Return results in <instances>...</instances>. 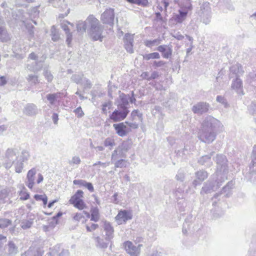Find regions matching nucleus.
Wrapping results in <instances>:
<instances>
[{
	"label": "nucleus",
	"mask_w": 256,
	"mask_h": 256,
	"mask_svg": "<svg viewBox=\"0 0 256 256\" xmlns=\"http://www.w3.org/2000/svg\"><path fill=\"white\" fill-rule=\"evenodd\" d=\"M86 22L90 26L88 33L91 38L94 40L102 41L103 28L99 20L93 15H90L86 18Z\"/></svg>",
	"instance_id": "obj_1"
},
{
	"label": "nucleus",
	"mask_w": 256,
	"mask_h": 256,
	"mask_svg": "<svg viewBox=\"0 0 256 256\" xmlns=\"http://www.w3.org/2000/svg\"><path fill=\"white\" fill-rule=\"evenodd\" d=\"M20 156V150L18 148H8L4 157L3 166L7 170L10 169Z\"/></svg>",
	"instance_id": "obj_2"
},
{
	"label": "nucleus",
	"mask_w": 256,
	"mask_h": 256,
	"mask_svg": "<svg viewBox=\"0 0 256 256\" xmlns=\"http://www.w3.org/2000/svg\"><path fill=\"white\" fill-rule=\"evenodd\" d=\"M222 127L220 122L211 116H208L203 120L200 129L214 130Z\"/></svg>",
	"instance_id": "obj_3"
},
{
	"label": "nucleus",
	"mask_w": 256,
	"mask_h": 256,
	"mask_svg": "<svg viewBox=\"0 0 256 256\" xmlns=\"http://www.w3.org/2000/svg\"><path fill=\"white\" fill-rule=\"evenodd\" d=\"M84 192L81 190H78L76 193L71 197L70 202L80 210H82L86 208V204L82 200Z\"/></svg>",
	"instance_id": "obj_4"
},
{
	"label": "nucleus",
	"mask_w": 256,
	"mask_h": 256,
	"mask_svg": "<svg viewBox=\"0 0 256 256\" xmlns=\"http://www.w3.org/2000/svg\"><path fill=\"white\" fill-rule=\"evenodd\" d=\"M123 245L126 251L130 256H140L142 244H138V246H135L132 242L128 240L125 242Z\"/></svg>",
	"instance_id": "obj_5"
},
{
	"label": "nucleus",
	"mask_w": 256,
	"mask_h": 256,
	"mask_svg": "<svg viewBox=\"0 0 256 256\" xmlns=\"http://www.w3.org/2000/svg\"><path fill=\"white\" fill-rule=\"evenodd\" d=\"M216 162L217 164L216 174L224 175L227 171V160L224 156L218 154L216 158Z\"/></svg>",
	"instance_id": "obj_6"
},
{
	"label": "nucleus",
	"mask_w": 256,
	"mask_h": 256,
	"mask_svg": "<svg viewBox=\"0 0 256 256\" xmlns=\"http://www.w3.org/2000/svg\"><path fill=\"white\" fill-rule=\"evenodd\" d=\"M130 148V144L128 142H124L120 146L116 148L112 154V160L113 161L119 158L125 157L124 152H126Z\"/></svg>",
	"instance_id": "obj_7"
},
{
	"label": "nucleus",
	"mask_w": 256,
	"mask_h": 256,
	"mask_svg": "<svg viewBox=\"0 0 256 256\" xmlns=\"http://www.w3.org/2000/svg\"><path fill=\"white\" fill-rule=\"evenodd\" d=\"M198 137L201 141L210 144L216 138V134L214 130L200 129L198 132Z\"/></svg>",
	"instance_id": "obj_8"
},
{
	"label": "nucleus",
	"mask_w": 256,
	"mask_h": 256,
	"mask_svg": "<svg viewBox=\"0 0 256 256\" xmlns=\"http://www.w3.org/2000/svg\"><path fill=\"white\" fill-rule=\"evenodd\" d=\"M30 157L28 152L23 150L21 152L20 157L14 162L13 164L16 173H20L24 168V162H26Z\"/></svg>",
	"instance_id": "obj_9"
},
{
	"label": "nucleus",
	"mask_w": 256,
	"mask_h": 256,
	"mask_svg": "<svg viewBox=\"0 0 256 256\" xmlns=\"http://www.w3.org/2000/svg\"><path fill=\"white\" fill-rule=\"evenodd\" d=\"M129 110L127 108H122L118 106L110 115V118L114 122H120L124 120L127 116Z\"/></svg>",
	"instance_id": "obj_10"
},
{
	"label": "nucleus",
	"mask_w": 256,
	"mask_h": 256,
	"mask_svg": "<svg viewBox=\"0 0 256 256\" xmlns=\"http://www.w3.org/2000/svg\"><path fill=\"white\" fill-rule=\"evenodd\" d=\"M114 18V9L107 8L101 15L100 20L104 24L112 26Z\"/></svg>",
	"instance_id": "obj_11"
},
{
	"label": "nucleus",
	"mask_w": 256,
	"mask_h": 256,
	"mask_svg": "<svg viewBox=\"0 0 256 256\" xmlns=\"http://www.w3.org/2000/svg\"><path fill=\"white\" fill-rule=\"evenodd\" d=\"M250 174L251 175L250 180L256 182V146L253 148L252 154V162L250 164Z\"/></svg>",
	"instance_id": "obj_12"
},
{
	"label": "nucleus",
	"mask_w": 256,
	"mask_h": 256,
	"mask_svg": "<svg viewBox=\"0 0 256 256\" xmlns=\"http://www.w3.org/2000/svg\"><path fill=\"white\" fill-rule=\"evenodd\" d=\"M132 216V215L130 212L126 210H120L115 217V220L116 223L120 225L125 224L128 220H131Z\"/></svg>",
	"instance_id": "obj_13"
},
{
	"label": "nucleus",
	"mask_w": 256,
	"mask_h": 256,
	"mask_svg": "<svg viewBox=\"0 0 256 256\" xmlns=\"http://www.w3.org/2000/svg\"><path fill=\"white\" fill-rule=\"evenodd\" d=\"M210 105L206 102H200L194 105L192 108V110L194 113L202 114L206 112L209 109Z\"/></svg>",
	"instance_id": "obj_14"
},
{
	"label": "nucleus",
	"mask_w": 256,
	"mask_h": 256,
	"mask_svg": "<svg viewBox=\"0 0 256 256\" xmlns=\"http://www.w3.org/2000/svg\"><path fill=\"white\" fill-rule=\"evenodd\" d=\"M134 34H126L123 38L124 46L126 51L132 54L134 52L133 43Z\"/></svg>",
	"instance_id": "obj_15"
},
{
	"label": "nucleus",
	"mask_w": 256,
	"mask_h": 256,
	"mask_svg": "<svg viewBox=\"0 0 256 256\" xmlns=\"http://www.w3.org/2000/svg\"><path fill=\"white\" fill-rule=\"evenodd\" d=\"M36 173V170L35 168H32L29 170L26 175V186L30 190H32L35 180V176Z\"/></svg>",
	"instance_id": "obj_16"
},
{
	"label": "nucleus",
	"mask_w": 256,
	"mask_h": 256,
	"mask_svg": "<svg viewBox=\"0 0 256 256\" xmlns=\"http://www.w3.org/2000/svg\"><path fill=\"white\" fill-rule=\"evenodd\" d=\"M103 228L106 233L105 240H110L114 238V228L110 222L104 221V222Z\"/></svg>",
	"instance_id": "obj_17"
},
{
	"label": "nucleus",
	"mask_w": 256,
	"mask_h": 256,
	"mask_svg": "<svg viewBox=\"0 0 256 256\" xmlns=\"http://www.w3.org/2000/svg\"><path fill=\"white\" fill-rule=\"evenodd\" d=\"M156 50L162 53L164 58H168L172 56V45H161L158 46Z\"/></svg>",
	"instance_id": "obj_18"
},
{
	"label": "nucleus",
	"mask_w": 256,
	"mask_h": 256,
	"mask_svg": "<svg viewBox=\"0 0 256 256\" xmlns=\"http://www.w3.org/2000/svg\"><path fill=\"white\" fill-rule=\"evenodd\" d=\"M113 127L115 129L116 133L120 136H124L128 134L127 126L124 122L114 124Z\"/></svg>",
	"instance_id": "obj_19"
},
{
	"label": "nucleus",
	"mask_w": 256,
	"mask_h": 256,
	"mask_svg": "<svg viewBox=\"0 0 256 256\" xmlns=\"http://www.w3.org/2000/svg\"><path fill=\"white\" fill-rule=\"evenodd\" d=\"M130 99V95H126L123 93L120 94L119 98L117 100L118 106L120 108H128V104Z\"/></svg>",
	"instance_id": "obj_20"
},
{
	"label": "nucleus",
	"mask_w": 256,
	"mask_h": 256,
	"mask_svg": "<svg viewBox=\"0 0 256 256\" xmlns=\"http://www.w3.org/2000/svg\"><path fill=\"white\" fill-rule=\"evenodd\" d=\"M196 178L193 182V184L196 186L200 184L208 177V173L206 171L199 170L196 173Z\"/></svg>",
	"instance_id": "obj_21"
},
{
	"label": "nucleus",
	"mask_w": 256,
	"mask_h": 256,
	"mask_svg": "<svg viewBox=\"0 0 256 256\" xmlns=\"http://www.w3.org/2000/svg\"><path fill=\"white\" fill-rule=\"evenodd\" d=\"M232 88L235 90L238 94L242 95L244 94L242 89V80L239 78H237L235 80L232 82Z\"/></svg>",
	"instance_id": "obj_22"
},
{
	"label": "nucleus",
	"mask_w": 256,
	"mask_h": 256,
	"mask_svg": "<svg viewBox=\"0 0 256 256\" xmlns=\"http://www.w3.org/2000/svg\"><path fill=\"white\" fill-rule=\"evenodd\" d=\"M61 25H62V28L65 31L66 34L67 36V38H66V41L68 43V44L70 45V44L71 42L72 39V34H70V28H69L68 25H70L72 27L73 24L70 23L66 21V22H64Z\"/></svg>",
	"instance_id": "obj_23"
},
{
	"label": "nucleus",
	"mask_w": 256,
	"mask_h": 256,
	"mask_svg": "<svg viewBox=\"0 0 256 256\" xmlns=\"http://www.w3.org/2000/svg\"><path fill=\"white\" fill-rule=\"evenodd\" d=\"M24 113L27 116H34L38 113L36 106L34 104H28L24 107Z\"/></svg>",
	"instance_id": "obj_24"
},
{
	"label": "nucleus",
	"mask_w": 256,
	"mask_h": 256,
	"mask_svg": "<svg viewBox=\"0 0 256 256\" xmlns=\"http://www.w3.org/2000/svg\"><path fill=\"white\" fill-rule=\"evenodd\" d=\"M43 252L41 250H36L34 248H30L24 253L22 254V256H42Z\"/></svg>",
	"instance_id": "obj_25"
},
{
	"label": "nucleus",
	"mask_w": 256,
	"mask_h": 256,
	"mask_svg": "<svg viewBox=\"0 0 256 256\" xmlns=\"http://www.w3.org/2000/svg\"><path fill=\"white\" fill-rule=\"evenodd\" d=\"M188 11L179 10L178 14H176L174 16V19L176 22L182 23L186 19Z\"/></svg>",
	"instance_id": "obj_26"
},
{
	"label": "nucleus",
	"mask_w": 256,
	"mask_h": 256,
	"mask_svg": "<svg viewBox=\"0 0 256 256\" xmlns=\"http://www.w3.org/2000/svg\"><path fill=\"white\" fill-rule=\"evenodd\" d=\"M212 155L213 152H212L210 154L205 155L202 156L198 160V162L202 165L210 166L212 164V162L211 161V156Z\"/></svg>",
	"instance_id": "obj_27"
},
{
	"label": "nucleus",
	"mask_w": 256,
	"mask_h": 256,
	"mask_svg": "<svg viewBox=\"0 0 256 256\" xmlns=\"http://www.w3.org/2000/svg\"><path fill=\"white\" fill-rule=\"evenodd\" d=\"M87 28H90L88 23L86 22V20L85 21L80 20L76 24V28L78 32L83 33L86 32Z\"/></svg>",
	"instance_id": "obj_28"
},
{
	"label": "nucleus",
	"mask_w": 256,
	"mask_h": 256,
	"mask_svg": "<svg viewBox=\"0 0 256 256\" xmlns=\"http://www.w3.org/2000/svg\"><path fill=\"white\" fill-rule=\"evenodd\" d=\"M10 38L7 31L3 26L0 25V42H7Z\"/></svg>",
	"instance_id": "obj_29"
},
{
	"label": "nucleus",
	"mask_w": 256,
	"mask_h": 256,
	"mask_svg": "<svg viewBox=\"0 0 256 256\" xmlns=\"http://www.w3.org/2000/svg\"><path fill=\"white\" fill-rule=\"evenodd\" d=\"M130 120L132 121H142V114L137 110H133L130 114Z\"/></svg>",
	"instance_id": "obj_30"
},
{
	"label": "nucleus",
	"mask_w": 256,
	"mask_h": 256,
	"mask_svg": "<svg viewBox=\"0 0 256 256\" xmlns=\"http://www.w3.org/2000/svg\"><path fill=\"white\" fill-rule=\"evenodd\" d=\"M91 219L92 221L98 222L100 219L99 210L96 207H93L91 208Z\"/></svg>",
	"instance_id": "obj_31"
},
{
	"label": "nucleus",
	"mask_w": 256,
	"mask_h": 256,
	"mask_svg": "<svg viewBox=\"0 0 256 256\" xmlns=\"http://www.w3.org/2000/svg\"><path fill=\"white\" fill-rule=\"evenodd\" d=\"M218 187V186L217 185L216 186H212L210 183H206L202 188L201 193H210L212 191H214L217 189Z\"/></svg>",
	"instance_id": "obj_32"
},
{
	"label": "nucleus",
	"mask_w": 256,
	"mask_h": 256,
	"mask_svg": "<svg viewBox=\"0 0 256 256\" xmlns=\"http://www.w3.org/2000/svg\"><path fill=\"white\" fill-rule=\"evenodd\" d=\"M97 247L102 248H106L108 246V243L104 241V239L98 236L94 238Z\"/></svg>",
	"instance_id": "obj_33"
},
{
	"label": "nucleus",
	"mask_w": 256,
	"mask_h": 256,
	"mask_svg": "<svg viewBox=\"0 0 256 256\" xmlns=\"http://www.w3.org/2000/svg\"><path fill=\"white\" fill-rule=\"evenodd\" d=\"M230 70L232 72L235 73L238 76L242 74L244 72L242 70V66L238 64L232 66Z\"/></svg>",
	"instance_id": "obj_34"
},
{
	"label": "nucleus",
	"mask_w": 256,
	"mask_h": 256,
	"mask_svg": "<svg viewBox=\"0 0 256 256\" xmlns=\"http://www.w3.org/2000/svg\"><path fill=\"white\" fill-rule=\"evenodd\" d=\"M18 252V248L12 242H10L8 244V254L10 256H14Z\"/></svg>",
	"instance_id": "obj_35"
},
{
	"label": "nucleus",
	"mask_w": 256,
	"mask_h": 256,
	"mask_svg": "<svg viewBox=\"0 0 256 256\" xmlns=\"http://www.w3.org/2000/svg\"><path fill=\"white\" fill-rule=\"evenodd\" d=\"M130 3L136 4L142 7H146L148 5V0H126Z\"/></svg>",
	"instance_id": "obj_36"
},
{
	"label": "nucleus",
	"mask_w": 256,
	"mask_h": 256,
	"mask_svg": "<svg viewBox=\"0 0 256 256\" xmlns=\"http://www.w3.org/2000/svg\"><path fill=\"white\" fill-rule=\"evenodd\" d=\"M161 42V40L160 38H156L154 40H146L144 41V44L148 48H152L154 46H158Z\"/></svg>",
	"instance_id": "obj_37"
},
{
	"label": "nucleus",
	"mask_w": 256,
	"mask_h": 256,
	"mask_svg": "<svg viewBox=\"0 0 256 256\" xmlns=\"http://www.w3.org/2000/svg\"><path fill=\"white\" fill-rule=\"evenodd\" d=\"M104 144L106 147L109 146L110 149L112 150V148L115 146L114 139L112 137L107 138L104 140Z\"/></svg>",
	"instance_id": "obj_38"
},
{
	"label": "nucleus",
	"mask_w": 256,
	"mask_h": 256,
	"mask_svg": "<svg viewBox=\"0 0 256 256\" xmlns=\"http://www.w3.org/2000/svg\"><path fill=\"white\" fill-rule=\"evenodd\" d=\"M256 80V73H250L247 76L246 82L248 83L249 84H252V86H254L255 87V90L256 91V86L254 84V82Z\"/></svg>",
	"instance_id": "obj_39"
},
{
	"label": "nucleus",
	"mask_w": 256,
	"mask_h": 256,
	"mask_svg": "<svg viewBox=\"0 0 256 256\" xmlns=\"http://www.w3.org/2000/svg\"><path fill=\"white\" fill-rule=\"evenodd\" d=\"M12 221L6 218H0V228L3 229L7 228L12 224Z\"/></svg>",
	"instance_id": "obj_40"
},
{
	"label": "nucleus",
	"mask_w": 256,
	"mask_h": 256,
	"mask_svg": "<svg viewBox=\"0 0 256 256\" xmlns=\"http://www.w3.org/2000/svg\"><path fill=\"white\" fill-rule=\"evenodd\" d=\"M160 58V54L157 52H154L144 56V58L146 60H150V59H158Z\"/></svg>",
	"instance_id": "obj_41"
},
{
	"label": "nucleus",
	"mask_w": 256,
	"mask_h": 256,
	"mask_svg": "<svg viewBox=\"0 0 256 256\" xmlns=\"http://www.w3.org/2000/svg\"><path fill=\"white\" fill-rule=\"evenodd\" d=\"M112 106V102L110 100H108L104 102L102 104V111L104 114H106L108 110H110Z\"/></svg>",
	"instance_id": "obj_42"
},
{
	"label": "nucleus",
	"mask_w": 256,
	"mask_h": 256,
	"mask_svg": "<svg viewBox=\"0 0 256 256\" xmlns=\"http://www.w3.org/2000/svg\"><path fill=\"white\" fill-rule=\"evenodd\" d=\"M33 224L32 220H22L20 223V226L23 229H27L31 227Z\"/></svg>",
	"instance_id": "obj_43"
},
{
	"label": "nucleus",
	"mask_w": 256,
	"mask_h": 256,
	"mask_svg": "<svg viewBox=\"0 0 256 256\" xmlns=\"http://www.w3.org/2000/svg\"><path fill=\"white\" fill-rule=\"evenodd\" d=\"M60 246H56L52 248H50V251L47 254V256H58Z\"/></svg>",
	"instance_id": "obj_44"
},
{
	"label": "nucleus",
	"mask_w": 256,
	"mask_h": 256,
	"mask_svg": "<svg viewBox=\"0 0 256 256\" xmlns=\"http://www.w3.org/2000/svg\"><path fill=\"white\" fill-rule=\"evenodd\" d=\"M60 96V94H53L47 95L46 98L51 104H53L57 98Z\"/></svg>",
	"instance_id": "obj_45"
},
{
	"label": "nucleus",
	"mask_w": 256,
	"mask_h": 256,
	"mask_svg": "<svg viewBox=\"0 0 256 256\" xmlns=\"http://www.w3.org/2000/svg\"><path fill=\"white\" fill-rule=\"evenodd\" d=\"M146 256H166V254L162 251L158 250H153Z\"/></svg>",
	"instance_id": "obj_46"
},
{
	"label": "nucleus",
	"mask_w": 256,
	"mask_h": 256,
	"mask_svg": "<svg viewBox=\"0 0 256 256\" xmlns=\"http://www.w3.org/2000/svg\"><path fill=\"white\" fill-rule=\"evenodd\" d=\"M20 200H26L29 198L30 194L26 192V188L24 187L23 190H22L19 193Z\"/></svg>",
	"instance_id": "obj_47"
},
{
	"label": "nucleus",
	"mask_w": 256,
	"mask_h": 256,
	"mask_svg": "<svg viewBox=\"0 0 256 256\" xmlns=\"http://www.w3.org/2000/svg\"><path fill=\"white\" fill-rule=\"evenodd\" d=\"M116 168H126L127 166V162L124 160L121 159L117 160L114 163Z\"/></svg>",
	"instance_id": "obj_48"
},
{
	"label": "nucleus",
	"mask_w": 256,
	"mask_h": 256,
	"mask_svg": "<svg viewBox=\"0 0 256 256\" xmlns=\"http://www.w3.org/2000/svg\"><path fill=\"white\" fill-rule=\"evenodd\" d=\"M81 162L80 158L78 156H74L72 160L68 162L70 165L74 166V164L78 165Z\"/></svg>",
	"instance_id": "obj_49"
},
{
	"label": "nucleus",
	"mask_w": 256,
	"mask_h": 256,
	"mask_svg": "<svg viewBox=\"0 0 256 256\" xmlns=\"http://www.w3.org/2000/svg\"><path fill=\"white\" fill-rule=\"evenodd\" d=\"M216 101L220 103H221L222 105L224 106L225 108H227L228 106V104L226 100V99L221 96H218L216 97Z\"/></svg>",
	"instance_id": "obj_50"
},
{
	"label": "nucleus",
	"mask_w": 256,
	"mask_h": 256,
	"mask_svg": "<svg viewBox=\"0 0 256 256\" xmlns=\"http://www.w3.org/2000/svg\"><path fill=\"white\" fill-rule=\"evenodd\" d=\"M74 219L75 220L80 222L82 221V222H85L86 220L82 214V213H76L75 215L74 216Z\"/></svg>",
	"instance_id": "obj_51"
},
{
	"label": "nucleus",
	"mask_w": 256,
	"mask_h": 256,
	"mask_svg": "<svg viewBox=\"0 0 256 256\" xmlns=\"http://www.w3.org/2000/svg\"><path fill=\"white\" fill-rule=\"evenodd\" d=\"M28 80L32 84H35L38 82V76L32 74L28 75Z\"/></svg>",
	"instance_id": "obj_52"
},
{
	"label": "nucleus",
	"mask_w": 256,
	"mask_h": 256,
	"mask_svg": "<svg viewBox=\"0 0 256 256\" xmlns=\"http://www.w3.org/2000/svg\"><path fill=\"white\" fill-rule=\"evenodd\" d=\"M83 78L82 76L80 74H74L72 77V80L77 84H80Z\"/></svg>",
	"instance_id": "obj_53"
},
{
	"label": "nucleus",
	"mask_w": 256,
	"mask_h": 256,
	"mask_svg": "<svg viewBox=\"0 0 256 256\" xmlns=\"http://www.w3.org/2000/svg\"><path fill=\"white\" fill-rule=\"evenodd\" d=\"M124 123L126 124L130 128L133 129H136L138 127V124L136 122L129 120L126 121Z\"/></svg>",
	"instance_id": "obj_54"
},
{
	"label": "nucleus",
	"mask_w": 256,
	"mask_h": 256,
	"mask_svg": "<svg viewBox=\"0 0 256 256\" xmlns=\"http://www.w3.org/2000/svg\"><path fill=\"white\" fill-rule=\"evenodd\" d=\"M80 84L84 86L85 89L90 88L92 86V84L90 81L84 78H83Z\"/></svg>",
	"instance_id": "obj_55"
},
{
	"label": "nucleus",
	"mask_w": 256,
	"mask_h": 256,
	"mask_svg": "<svg viewBox=\"0 0 256 256\" xmlns=\"http://www.w3.org/2000/svg\"><path fill=\"white\" fill-rule=\"evenodd\" d=\"M34 198L36 200H41V201H42L44 205H46L47 204L48 198L45 195L42 196L36 194L34 196Z\"/></svg>",
	"instance_id": "obj_56"
},
{
	"label": "nucleus",
	"mask_w": 256,
	"mask_h": 256,
	"mask_svg": "<svg viewBox=\"0 0 256 256\" xmlns=\"http://www.w3.org/2000/svg\"><path fill=\"white\" fill-rule=\"evenodd\" d=\"M74 112L78 118H82L84 116V112L80 106H79L74 110Z\"/></svg>",
	"instance_id": "obj_57"
},
{
	"label": "nucleus",
	"mask_w": 256,
	"mask_h": 256,
	"mask_svg": "<svg viewBox=\"0 0 256 256\" xmlns=\"http://www.w3.org/2000/svg\"><path fill=\"white\" fill-rule=\"evenodd\" d=\"M98 228V224H92L90 226L86 225V228L88 232H92Z\"/></svg>",
	"instance_id": "obj_58"
},
{
	"label": "nucleus",
	"mask_w": 256,
	"mask_h": 256,
	"mask_svg": "<svg viewBox=\"0 0 256 256\" xmlns=\"http://www.w3.org/2000/svg\"><path fill=\"white\" fill-rule=\"evenodd\" d=\"M86 181L82 180H75L73 181L74 184L79 185L80 186H84Z\"/></svg>",
	"instance_id": "obj_59"
},
{
	"label": "nucleus",
	"mask_w": 256,
	"mask_h": 256,
	"mask_svg": "<svg viewBox=\"0 0 256 256\" xmlns=\"http://www.w3.org/2000/svg\"><path fill=\"white\" fill-rule=\"evenodd\" d=\"M44 76L48 82H51L53 78V76L51 73L47 70L44 72Z\"/></svg>",
	"instance_id": "obj_60"
},
{
	"label": "nucleus",
	"mask_w": 256,
	"mask_h": 256,
	"mask_svg": "<svg viewBox=\"0 0 256 256\" xmlns=\"http://www.w3.org/2000/svg\"><path fill=\"white\" fill-rule=\"evenodd\" d=\"M184 174L181 172H178V174L176 175V179L180 182H182L184 180Z\"/></svg>",
	"instance_id": "obj_61"
},
{
	"label": "nucleus",
	"mask_w": 256,
	"mask_h": 256,
	"mask_svg": "<svg viewBox=\"0 0 256 256\" xmlns=\"http://www.w3.org/2000/svg\"><path fill=\"white\" fill-rule=\"evenodd\" d=\"M248 110L252 114L256 112V104L252 103L249 106Z\"/></svg>",
	"instance_id": "obj_62"
},
{
	"label": "nucleus",
	"mask_w": 256,
	"mask_h": 256,
	"mask_svg": "<svg viewBox=\"0 0 256 256\" xmlns=\"http://www.w3.org/2000/svg\"><path fill=\"white\" fill-rule=\"evenodd\" d=\"M116 90V87L114 86H108V96L110 98H112V92L113 90Z\"/></svg>",
	"instance_id": "obj_63"
},
{
	"label": "nucleus",
	"mask_w": 256,
	"mask_h": 256,
	"mask_svg": "<svg viewBox=\"0 0 256 256\" xmlns=\"http://www.w3.org/2000/svg\"><path fill=\"white\" fill-rule=\"evenodd\" d=\"M70 252L68 250L63 249L60 253L58 254V256H69Z\"/></svg>",
	"instance_id": "obj_64"
}]
</instances>
